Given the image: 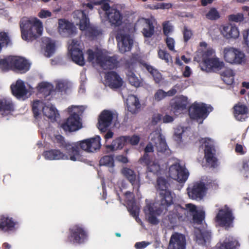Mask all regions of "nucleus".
<instances>
[{"label": "nucleus", "mask_w": 249, "mask_h": 249, "mask_svg": "<svg viewBox=\"0 0 249 249\" xmlns=\"http://www.w3.org/2000/svg\"><path fill=\"white\" fill-rule=\"evenodd\" d=\"M43 42L45 45L44 55L50 57L55 51V45L54 42L49 38H44Z\"/></svg>", "instance_id": "ea45409f"}, {"label": "nucleus", "mask_w": 249, "mask_h": 249, "mask_svg": "<svg viewBox=\"0 0 249 249\" xmlns=\"http://www.w3.org/2000/svg\"><path fill=\"white\" fill-rule=\"evenodd\" d=\"M118 120V114L116 111L108 110H104L100 114L98 121V128L104 131L112 123L116 125Z\"/></svg>", "instance_id": "412c9836"}, {"label": "nucleus", "mask_w": 249, "mask_h": 249, "mask_svg": "<svg viewBox=\"0 0 249 249\" xmlns=\"http://www.w3.org/2000/svg\"><path fill=\"white\" fill-rule=\"evenodd\" d=\"M149 244L150 243L145 241L137 242L135 244V247L137 249H143L148 246Z\"/></svg>", "instance_id": "774afa93"}, {"label": "nucleus", "mask_w": 249, "mask_h": 249, "mask_svg": "<svg viewBox=\"0 0 249 249\" xmlns=\"http://www.w3.org/2000/svg\"><path fill=\"white\" fill-rule=\"evenodd\" d=\"M126 142L127 137H121L114 140L111 144L106 145V147L112 151L116 150L122 149Z\"/></svg>", "instance_id": "a19ab883"}, {"label": "nucleus", "mask_w": 249, "mask_h": 249, "mask_svg": "<svg viewBox=\"0 0 249 249\" xmlns=\"http://www.w3.org/2000/svg\"><path fill=\"white\" fill-rule=\"evenodd\" d=\"M101 140L100 136H96L80 141L73 145H76L79 151L78 147L79 146L82 150L88 153H94L100 149L101 145Z\"/></svg>", "instance_id": "aec40b11"}, {"label": "nucleus", "mask_w": 249, "mask_h": 249, "mask_svg": "<svg viewBox=\"0 0 249 249\" xmlns=\"http://www.w3.org/2000/svg\"><path fill=\"white\" fill-rule=\"evenodd\" d=\"M106 84L111 89H118L123 86L122 78L115 72L110 71L106 74Z\"/></svg>", "instance_id": "7c9ffc66"}, {"label": "nucleus", "mask_w": 249, "mask_h": 249, "mask_svg": "<svg viewBox=\"0 0 249 249\" xmlns=\"http://www.w3.org/2000/svg\"><path fill=\"white\" fill-rule=\"evenodd\" d=\"M20 26L22 38L27 41L35 39L41 35L43 30L42 22L36 17L23 18Z\"/></svg>", "instance_id": "39448f33"}, {"label": "nucleus", "mask_w": 249, "mask_h": 249, "mask_svg": "<svg viewBox=\"0 0 249 249\" xmlns=\"http://www.w3.org/2000/svg\"><path fill=\"white\" fill-rule=\"evenodd\" d=\"M30 68V63L21 57L11 56L0 59V68L3 70L11 69L25 73Z\"/></svg>", "instance_id": "6e6552de"}, {"label": "nucleus", "mask_w": 249, "mask_h": 249, "mask_svg": "<svg viewBox=\"0 0 249 249\" xmlns=\"http://www.w3.org/2000/svg\"><path fill=\"white\" fill-rule=\"evenodd\" d=\"M207 188L205 183L202 180L197 181L190 184L187 189V194L190 198L200 200L207 193Z\"/></svg>", "instance_id": "a211bd4d"}, {"label": "nucleus", "mask_w": 249, "mask_h": 249, "mask_svg": "<svg viewBox=\"0 0 249 249\" xmlns=\"http://www.w3.org/2000/svg\"><path fill=\"white\" fill-rule=\"evenodd\" d=\"M233 219L232 210L226 205L219 209L215 218L217 224L226 228L232 226Z\"/></svg>", "instance_id": "f3484780"}, {"label": "nucleus", "mask_w": 249, "mask_h": 249, "mask_svg": "<svg viewBox=\"0 0 249 249\" xmlns=\"http://www.w3.org/2000/svg\"><path fill=\"white\" fill-rule=\"evenodd\" d=\"M81 84L79 89V92L81 94L85 93L86 91L85 83L86 81V75L84 73L81 75Z\"/></svg>", "instance_id": "bf43d9fd"}, {"label": "nucleus", "mask_w": 249, "mask_h": 249, "mask_svg": "<svg viewBox=\"0 0 249 249\" xmlns=\"http://www.w3.org/2000/svg\"><path fill=\"white\" fill-rule=\"evenodd\" d=\"M192 36L193 33L192 31L190 29L185 27L183 30V36L184 41L186 42L188 41L191 38Z\"/></svg>", "instance_id": "0e129e2a"}, {"label": "nucleus", "mask_w": 249, "mask_h": 249, "mask_svg": "<svg viewBox=\"0 0 249 249\" xmlns=\"http://www.w3.org/2000/svg\"><path fill=\"white\" fill-rule=\"evenodd\" d=\"M166 97V91L159 89L157 90L154 94V98L157 101H160Z\"/></svg>", "instance_id": "5fc2aeb1"}, {"label": "nucleus", "mask_w": 249, "mask_h": 249, "mask_svg": "<svg viewBox=\"0 0 249 249\" xmlns=\"http://www.w3.org/2000/svg\"><path fill=\"white\" fill-rule=\"evenodd\" d=\"M11 43V39L8 32L0 31V53L2 48L6 47Z\"/></svg>", "instance_id": "c03bdc74"}, {"label": "nucleus", "mask_w": 249, "mask_h": 249, "mask_svg": "<svg viewBox=\"0 0 249 249\" xmlns=\"http://www.w3.org/2000/svg\"><path fill=\"white\" fill-rule=\"evenodd\" d=\"M66 154L58 149H52L43 152V156L47 160H71L73 161H84L80 151L75 145L69 144L65 147Z\"/></svg>", "instance_id": "20e7f679"}, {"label": "nucleus", "mask_w": 249, "mask_h": 249, "mask_svg": "<svg viewBox=\"0 0 249 249\" xmlns=\"http://www.w3.org/2000/svg\"><path fill=\"white\" fill-rule=\"evenodd\" d=\"M13 110V105L10 99L0 100V115L6 116L10 114Z\"/></svg>", "instance_id": "c9c22d12"}, {"label": "nucleus", "mask_w": 249, "mask_h": 249, "mask_svg": "<svg viewBox=\"0 0 249 249\" xmlns=\"http://www.w3.org/2000/svg\"><path fill=\"white\" fill-rule=\"evenodd\" d=\"M121 173L130 181L134 188L138 191L140 186V181L139 177L137 176L134 171L129 168L124 167L121 170Z\"/></svg>", "instance_id": "72a5a7b5"}, {"label": "nucleus", "mask_w": 249, "mask_h": 249, "mask_svg": "<svg viewBox=\"0 0 249 249\" xmlns=\"http://www.w3.org/2000/svg\"><path fill=\"white\" fill-rule=\"evenodd\" d=\"M100 164L103 165L111 167L109 171L113 172V169L114 164V160L113 158L110 156H106L104 157L100 160Z\"/></svg>", "instance_id": "09e8293b"}, {"label": "nucleus", "mask_w": 249, "mask_h": 249, "mask_svg": "<svg viewBox=\"0 0 249 249\" xmlns=\"http://www.w3.org/2000/svg\"><path fill=\"white\" fill-rule=\"evenodd\" d=\"M248 109L244 104L239 103L234 107V114L236 120L242 121L247 118Z\"/></svg>", "instance_id": "e433bc0d"}, {"label": "nucleus", "mask_w": 249, "mask_h": 249, "mask_svg": "<svg viewBox=\"0 0 249 249\" xmlns=\"http://www.w3.org/2000/svg\"><path fill=\"white\" fill-rule=\"evenodd\" d=\"M173 215L172 218L178 217L181 220H184L193 217L194 225L202 224L204 221L205 212L202 208H198L191 203L185 205V207L179 205L176 206L173 210Z\"/></svg>", "instance_id": "7ed1b4c3"}, {"label": "nucleus", "mask_w": 249, "mask_h": 249, "mask_svg": "<svg viewBox=\"0 0 249 249\" xmlns=\"http://www.w3.org/2000/svg\"><path fill=\"white\" fill-rule=\"evenodd\" d=\"M37 16L41 18H46L51 17L52 13L49 10L41 9L38 12Z\"/></svg>", "instance_id": "e2e57ef3"}, {"label": "nucleus", "mask_w": 249, "mask_h": 249, "mask_svg": "<svg viewBox=\"0 0 249 249\" xmlns=\"http://www.w3.org/2000/svg\"><path fill=\"white\" fill-rule=\"evenodd\" d=\"M33 111L36 118L41 113L52 122L56 120L59 117V113L55 107L46 100H36L32 105Z\"/></svg>", "instance_id": "0eeeda50"}, {"label": "nucleus", "mask_w": 249, "mask_h": 249, "mask_svg": "<svg viewBox=\"0 0 249 249\" xmlns=\"http://www.w3.org/2000/svg\"><path fill=\"white\" fill-rule=\"evenodd\" d=\"M224 61L230 64L233 65H241L247 62V56L241 49L231 47H224L221 52Z\"/></svg>", "instance_id": "1a4fd4ad"}, {"label": "nucleus", "mask_w": 249, "mask_h": 249, "mask_svg": "<svg viewBox=\"0 0 249 249\" xmlns=\"http://www.w3.org/2000/svg\"><path fill=\"white\" fill-rule=\"evenodd\" d=\"M222 79L227 85H231L233 82V72L231 69L225 70L222 74Z\"/></svg>", "instance_id": "a18cd8bd"}, {"label": "nucleus", "mask_w": 249, "mask_h": 249, "mask_svg": "<svg viewBox=\"0 0 249 249\" xmlns=\"http://www.w3.org/2000/svg\"><path fill=\"white\" fill-rule=\"evenodd\" d=\"M197 52L198 55L202 58L203 61L202 70L207 72H217L224 67V62L216 56L214 50L208 47L206 42H200Z\"/></svg>", "instance_id": "f03ea898"}, {"label": "nucleus", "mask_w": 249, "mask_h": 249, "mask_svg": "<svg viewBox=\"0 0 249 249\" xmlns=\"http://www.w3.org/2000/svg\"><path fill=\"white\" fill-rule=\"evenodd\" d=\"M229 21L234 22H241L245 20L244 15L242 13H237L228 16Z\"/></svg>", "instance_id": "603ef678"}, {"label": "nucleus", "mask_w": 249, "mask_h": 249, "mask_svg": "<svg viewBox=\"0 0 249 249\" xmlns=\"http://www.w3.org/2000/svg\"><path fill=\"white\" fill-rule=\"evenodd\" d=\"M105 50H88L87 52L88 60L93 65H99L102 68H112L115 65V60L112 59L109 61V64L107 65L102 59L106 53Z\"/></svg>", "instance_id": "dca6fc26"}, {"label": "nucleus", "mask_w": 249, "mask_h": 249, "mask_svg": "<svg viewBox=\"0 0 249 249\" xmlns=\"http://www.w3.org/2000/svg\"><path fill=\"white\" fill-rule=\"evenodd\" d=\"M82 10H75L73 13L74 22L79 26V29L82 31H87L89 32V35L92 36H96L99 35L101 32L96 28L91 27L90 25L89 19L87 14L89 11L87 9L92 10L93 8V4H82Z\"/></svg>", "instance_id": "423d86ee"}, {"label": "nucleus", "mask_w": 249, "mask_h": 249, "mask_svg": "<svg viewBox=\"0 0 249 249\" xmlns=\"http://www.w3.org/2000/svg\"><path fill=\"white\" fill-rule=\"evenodd\" d=\"M58 24V31L64 37H68L74 32L75 29L73 24L65 19H60Z\"/></svg>", "instance_id": "473e14b6"}, {"label": "nucleus", "mask_w": 249, "mask_h": 249, "mask_svg": "<svg viewBox=\"0 0 249 249\" xmlns=\"http://www.w3.org/2000/svg\"><path fill=\"white\" fill-rule=\"evenodd\" d=\"M18 228V222L8 215H0V231L9 233L15 232Z\"/></svg>", "instance_id": "b1692460"}, {"label": "nucleus", "mask_w": 249, "mask_h": 249, "mask_svg": "<svg viewBox=\"0 0 249 249\" xmlns=\"http://www.w3.org/2000/svg\"><path fill=\"white\" fill-rule=\"evenodd\" d=\"M118 47L122 53L129 51L133 45V40L129 35L128 25L121 26L118 28L116 35Z\"/></svg>", "instance_id": "9b49d317"}, {"label": "nucleus", "mask_w": 249, "mask_h": 249, "mask_svg": "<svg viewBox=\"0 0 249 249\" xmlns=\"http://www.w3.org/2000/svg\"><path fill=\"white\" fill-rule=\"evenodd\" d=\"M186 238L181 233L175 232L170 238L169 244L170 249H185Z\"/></svg>", "instance_id": "c756f323"}, {"label": "nucleus", "mask_w": 249, "mask_h": 249, "mask_svg": "<svg viewBox=\"0 0 249 249\" xmlns=\"http://www.w3.org/2000/svg\"><path fill=\"white\" fill-rule=\"evenodd\" d=\"M206 17L210 20H215L219 18L220 15L215 8L212 7L206 14Z\"/></svg>", "instance_id": "3c124183"}, {"label": "nucleus", "mask_w": 249, "mask_h": 249, "mask_svg": "<svg viewBox=\"0 0 249 249\" xmlns=\"http://www.w3.org/2000/svg\"><path fill=\"white\" fill-rule=\"evenodd\" d=\"M142 66L143 68L147 70L152 75L156 83H159L160 81L162 76L157 70L153 68L152 66L146 63H142Z\"/></svg>", "instance_id": "37998d69"}, {"label": "nucleus", "mask_w": 249, "mask_h": 249, "mask_svg": "<svg viewBox=\"0 0 249 249\" xmlns=\"http://www.w3.org/2000/svg\"><path fill=\"white\" fill-rule=\"evenodd\" d=\"M112 59H114L115 60V65L112 68H102L104 70H107V69H114L115 67L117 66V60L116 58L114 56H111L108 55V53L107 51L106 53L104 55V57L102 59V60L104 61L106 63L107 65H108L109 64V61L112 60Z\"/></svg>", "instance_id": "864d4df0"}, {"label": "nucleus", "mask_w": 249, "mask_h": 249, "mask_svg": "<svg viewBox=\"0 0 249 249\" xmlns=\"http://www.w3.org/2000/svg\"><path fill=\"white\" fill-rule=\"evenodd\" d=\"M142 28V33L146 37H150L154 33V27L152 21L149 19L141 18L138 19L135 24L137 29Z\"/></svg>", "instance_id": "c85d7f7f"}, {"label": "nucleus", "mask_w": 249, "mask_h": 249, "mask_svg": "<svg viewBox=\"0 0 249 249\" xmlns=\"http://www.w3.org/2000/svg\"><path fill=\"white\" fill-rule=\"evenodd\" d=\"M12 94L18 99H25L28 95H30L33 91V88L29 87L28 89L25 87V83L21 79H18L15 83L11 86Z\"/></svg>", "instance_id": "5701e85b"}, {"label": "nucleus", "mask_w": 249, "mask_h": 249, "mask_svg": "<svg viewBox=\"0 0 249 249\" xmlns=\"http://www.w3.org/2000/svg\"><path fill=\"white\" fill-rule=\"evenodd\" d=\"M124 194L125 201L127 202L128 211L129 212L130 214L135 218L136 221L142 226L143 227V223L138 217L140 209L134 201L133 195L129 192H126Z\"/></svg>", "instance_id": "a878e982"}, {"label": "nucleus", "mask_w": 249, "mask_h": 249, "mask_svg": "<svg viewBox=\"0 0 249 249\" xmlns=\"http://www.w3.org/2000/svg\"><path fill=\"white\" fill-rule=\"evenodd\" d=\"M201 146L204 148L205 158L210 166L214 167L216 160L213 154V142L209 138H202L199 141Z\"/></svg>", "instance_id": "4be33fe9"}, {"label": "nucleus", "mask_w": 249, "mask_h": 249, "mask_svg": "<svg viewBox=\"0 0 249 249\" xmlns=\"http://www.w3.org/2000/svg\"><path fill=\"white\" fill-rule=\"evenodd\" d=\"M168 164L169 177L180 183H185L189 176V171L185 166L178 159L170 160Z\"/></svg>", "instance_id": "9d476101"}, {"label": "nucleus", "mask_w": 249, "mask_h": 249, "mask_svg": "<svg viewBox=\"0 0 249 249\" xmlns=\"http://www.w3.org/2000/svg\"><path fill=\"white\" fill-rule=\"evenodd\" d=\"M127 108L132 113H136L140 107V104L137 97L133 95H130L126 100Z\"/></svg>", "instance_id": "4c0bfd02"}, {"label": "nucleus", "mask_w": 249, "mask_h": 249, "mask_svg": "<svg viewBox=\"0 0 249 249\" xmlns=\"http://www.w3.org/2000/svg\"><path fill=\"white\" fill-rule=\"evenodd\" d=\"M102 10L105 12L103 14L100 10L99 11V14L101 18L105 15V18L108 20L109 22L116 26H123L122 19L123 16L120 11L116 9L114 7H110L108 3H105L102 6ZM125 24L123 25L124 26ZM120 27H119V28Z\"/></svg>", "instance_id": "ddd939ff"}, {"label": "nucleus", "mask_w": 249, "mask_h": 249, "mask_svg": "<svg viewBox=\"0 0 249 249\" xmlns=\"http://www.w3.org/2000/svg\"><path fill=\"white\" fill-rule=\"evenodd\" d=\"M221 35L227 39H236L240 36L238 27L234 24L228 23L222 25L220 28Z\"/></svg>", "instance_id": "bb28decb"}, {"label": "nucleus", "mask_w": 249, "mask_h": 249, "mask_svg": "<svg viewBox=\"0 0 249 249\" xmlns=\"http://www.w3.org/2000/svg\"><path fill=\"white\" fill-rule=\"evenodd\" d=\"M127 137V142H129L132 145H137L140 142V138L138 135H134L131 137Z\"/></svg>", "instance_id": "052dcab7"}, {"label": "nucleus", "mask_w": 249, "mask_h": 249, "mask_svg": "<svg viewBox=\"0 0 249 249\" xmlns=\"http://www.w3.org/2000/svg\"><path fill=\"white\" fill-rule=\"evenodd\" d=\"M189 133V131L187 127L178 126L175 129L174 138L179 143L185 140Z\"/></svg>", "instance_id": "58836bf2"}, {"label": "nucleus", "mask_w": 249, "mask_h": 249, "mask_svg": "<svg viewBox=\"0 0 249 249\" xmlns=\"http://www.w3.org/2000/svg\"><path fill=\"white\" fill-rule=\"evenodd\" d=\"M36 88L39 92L43 93L45 96H47L53 90V86L50 83L42 82L38 84Z\"/></svg>", "instance_id": "79ce46f5"}, {"label": "nucleus", "mask_w": 249, "mask_h": 249, "mask_svg": "<svg viewBox=\"0 0 249 249\" xmlns=\"http://www.w3.org/2000/svg\"><path fill=\"white\" fill-rule=\"evenodd\" d=\"M126 75L130 83L132 85L135 87H138L140 85V80L136 76L133 71L128 70L127 71Z\"/></svg>", "instance_id": "49530a36"}, {"label": "nucleus", "mask_w": 249, "mask_h": 249, "mask_svg": "<svg viewBox=\"0 0 249 249\" xmlns=\"http://www.w3.org/2000/svg\"><path fill=\"white\" fill-rule=\"evenodd\" d=\"M163 32L166 36H168L173 31V27L171 24L167 22L163 24Z\"/></svg>", "instance_id": "69168bd1"}, {"label": "nucleus", "mask_w": 249, "mask_h": 249, "mask_svg": "<svg viewBox=\"0 0 249 249\" xmlns=\"http://www.w3.org/2000/svg\"><path fill=\"white\" fill-rule=\"evenodd\" d=\"M188 104V98L186 96L180 95L173 98L170 102V107L176 114L184 109Z\"/></svg>", "instance_id": "2f4dec72"}, {"label": "nucleus", "mask_w": 249, "mask_h": 249, "mask_svg": "<svg viewBox=\"0 0 249 249\" xmlns=\"http://www.w3.org/2000/svg\"><path fill=\"white\" fill-rule=\"evenodd\" d=\"M70 232L69 240L72 243L81 244L87 240V232L81 226H73L70 229Z\"/></svg>", "instance_id": "393cba45"}, {"label": "nucleus", "mask_w": 249, "mask_h": 249, "mask_svg": "<svg viewBox=\"0 0 249 249\" xmlns=\"http://www.w3.org/2000/svg\"><path fill=\"white\" fill-rule=\"evenodd\" d=\"M161 129L158 128L153 131L149 137V141L156 147L159 152L169 154L170 151L167 145L164 137L162 135Z\"/></svg>", "instance_id": "6ab92c4d"}, {"label": "nucleus", "mask_w": 249, "mask_h": 249, "mask_svg": "<svg viewBox=\"0 0 249 249\" xmlns=\"http://www.w3.org/2000/svg\"><path fill=\"white\" fill-rule=\"evenodd\" d=\"M61 127L65 131H76L82 127L81 119L79 116L70 115Z\"/></svg>", "instance_id": "cd10ccee"}, {"label": "nucleus", "mask_w": 249, "mask_h": 249, "mask_svg": "<svg viewBox=\"0 0 249 249\" xmlns=\"http://www.w3.org/2000/svg\"><path fill=\"white\" fill-rule=\"evenodd\" d=\"M157 189L159 191L160 197V206L158 203H147L144 208L146 218L152 224L159 223L157 216L165 214L173 203L174 194L168 189V184L162 178H159L157 180Z\"/></svg>", "instance_id": "f257e3e1"}, {"label": "nucleus", "mask_w": 249, "mask_h": 249, "mask_svg": "<svg viewBox=\"0 0 249 249\" xmlns=\"http://www.w3.org/2000/svg\"><path fill=\"white\" fill-rule=\"evenodd\" d=\"M85 107L83 106H71L68 108V111L70 115L79 116L85 109Z\"/></svg>", "instance_id": "de8ad7c7"}, {"label": "nucleus", "mask_w": 249, "mask_h": 249, "mask_svg": "<svg viewBox=\"0 0 249 249\" xmlns=\"http://www.w3.org/2000/svg\"><path fill=\"white\" fill-rule=\"evenodd\" d=\"M158 55L160 59L164 60L167 63L171 60V56L164 50H160L158 52Z\"/></svg>", "instance_id": "6e6d98bb"}, {"label": "nucleus", "mask_w": 249, "mask_h": 249, "mask_svg": "<svg viewBox=\"0 0 249 249\" xmlns=\"http://www.w3.org/2000/svg\"><path fill=\"white\" fill-rule=\"evenodd\" d=\"M212 110L213 107L210 105L195 102L190 107L189 113L191 119L196 120L200 124Z\"/></svg>", "instance_id": "f8f14e48"}, {"label": "nucleus", "mask_w": 249, "mask_h": 249, "mask_svg": "<svg viewBox=\"0 0 249 249\" xmlns=\"http://www.w3.org/2000/svg\"><path fill=\"white\" fill-rule=\"evenodd\" d=\"M140 162L142 164H144L147 165V169L149 172L154 174H157L160 170V166L157 160H151L149 156L147 154L141 158Z\"/></svg>", "instance_id": "f704fd0d"}, {"label": "nucleus", "mask_w": 249, "mask_h": 249, "mask_svg": "<svg viewBox=\"0 0 249 249\" xmlns=\"http://www.w3.org/2000/svg\"><path fill=\"white\" fill-rule=\"evenodd\" d=\"M68 52L74 62L80 66L85 65V61L79 41L77 39L70 40L68 42Z\"/></svg>", "instance_id": "2eb2a0df"}, {"label": "nucleus", "mask_w": 249, "mask_h": 249, "mask_svg": "<svg viewBox=\"0 0 249 249\" xmlns=\"http://www.w3.org/2000/svg\"><path fill=\"white\" fill-rule=\"evenodd\" d=\"M224 242L227 249H235L239 246L237 240L232 237L227 238L224 240Z\"/></svg>", "instance_id": "8fccbe9b"}, {"label": "nucleus", "mask_w": 249, "mask_h": 249, "mask_svg": "<svg viewBox=\"0 0 249 249\" xmlns=\"http://www.w3.org/2000/svg\"><path fill=\"white\" fill-rule=\"evenodd\" d=\"M172 5L170 3H161L155 5H153L151 7H150V8L152 9H169L172 7Z\"/></svg>", "instance_id": "13d9d810"}, {"label": "nucleus", "mask_w": 249, "mask_h": 249, "mask_svg": "<svg viewBox=\"0 0 249 249\" xmlns=\"http://www.w3.org/2000/svg\"><path fill=\"white\" fill-rule=\"evenodd\" d=\"M69 85V83L67 81L59 80L57 83L56 87L59 90L64 91L68 88Z\"/></svg>", "instance_id": "4d7b16f0"}, {"label": "nucleus", "mask_w": 249, "mask_h": 249, "mask_svg": "<svg viewBox=\"0 0 249 249\" xmlns=\"http://www.w3.org/2000/svg\"><path fill=\"white\" fill-rule=\"evenodd\" d=\"M211 236V232L207 229L204 221L202 224L195 225L194 239L198 245L207 246L210 243Z\"/></svg>", "instance_id": "4468645a"}, {"label": "nucleus", "mask_w": 249, "mask_h": 249, "mask_svg": "<svg viewBox=\"0 0 249 249\" xmlns=\"http://www.w3.org/2000/svg\"><path fill=\"white\" fill-rule=\"evenodd\" d=\"M242 36L244 44L249 49V28L242 31Z\"/></svg>", "instance_id": "680f3d73"}, {"label": "nucleus", "mask_w": 249, "mask_h": 249, "mask_svg": "<svg viewBox=\"0 0 249 249\" xmlns=\"http://www.w3.org/2000/svg\"><path fill=\"white\" fill-rule=\"evenodd\" d=\"M242 172L243 174L248 177V175L246 174L245 172H249V159L243 161Z\"/></svg>", "instance_id": "338daca9"}]
</instances>
